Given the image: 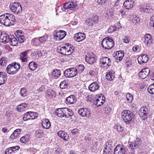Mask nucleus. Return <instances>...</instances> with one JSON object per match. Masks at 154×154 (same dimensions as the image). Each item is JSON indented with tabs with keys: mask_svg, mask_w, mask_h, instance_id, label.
I'll use <instances>...</instances> for the list:
<instances>
[{
	"mask_svg": "<svg viewBox=\"0 0 154 154\" xmlns=\"http://www.w3.org/2000/svg\"><path fill=\"white\" fill-rule=\"evenodd\" d=\"M79 130L77 128H75L71 131V133L74 134L79 133Z\"/></svg>",
	"mask_w": 154,
	"mask_h": 154,
	"instance_id": "57",
	"label": "nucleus"
},
{
	"mask_svg": "<svg viewBox=\"0 0 154 154\" xmlns=\"http://www.w3.org/2000/svg\"><path fill=\"white\" fill-rule=\"evenodd\" d=\"M149 72L150 70L149 68H145L139 72V77L141 79H144L148 75Z\"/></svg>",
	"mask_w": 154,
	"mask_h": 154,
	"instance_id": "17",
	"label": "nucleus"
},
{
	"mask_svg": "<svg viewBox=\"0 0 154 154\" xmlns=\"http://www.w3.org/2000/svg\"><path fill=\"white\" fill-rule=\"evenodd\" d=\"M124 42L126 43H128L130 41V38L129 37L125 36L123 39Z\"/></svg>",
	"mask_w": 154,
	"mask_h": 154,
	"instance_id": "59",
	"label": "nucleus"
},
{
	"mask_svg": "<svg viewBox=\"0 0 154 154\" xmlns=\"http://www.w3.org/2000/svg\"><path fill=\"white\" fill-rule=\"evenodd\" d=\"M66 32L65 31L62 30L57 32L54 35V39L60 41L63 39L66 36Z\"/></svg>",
	"mask_w": 154,
	"mask_h": 154,
	"instance_id": "14",
	"label": "nucleus"
},
{
	"mask_svg": "<svg viewBox=\"0 0 154 154\" xmlns=\"http://www.w3.org/2000/svg\"><path fill=\"white\" fill-rule=\"evenodd\" d=\"M148 110L143 108H141L140 110L139 115L140 117L143 120H145L148 116Z\"/></svg>",
	"mask_w": 154,
	"mask_h": 154,
	"instance_id": "20",
	"label": "nucleus"
},
{
	"mask_svg": "<svg viewBox=\"0 0 154 154\" xmlns=\"http://www.w3.org/2000/svg\"><path fill=\"white\" fill-rule=\"evenodd\" d=\"M11 148V149L12 150L13 152H14L16 150H18L20 148V147L18 146H15L11 147H10Z\"/></svg>",
	"mask_w": 154,
	"mask_h": 154,
	"instance_id": "62",
	"label": "nucleus"
},
{
	"mask_svg": "<svg viewBox=\"0 0 154 154\" xmlns=\"http://www.w3.org/2000/svg\"><path fill=\"white\" fill-rule=\"evenodd\" d=\"M85 69L84 66L83 65L80 64L79 66L78 69L79 71L82 72Z\"/></svg>",
	"mask_w": 154,
	"mask_h": 154,
	"instance_id": "58",
	"label": "nucleus"
},
{
	"mask_svg": "<svg viewBox=\"0 0 154 154\" xmlns=\"http://www.w3.org/2000/svg\"><path fill=\"white\" fill-rule=\"evenodd\" d=\"M15 20L14 16L11 14L6 13L0 16V23L6 26L13 25Z\"/></svg>",
	"mask_w": 154,
	"mask_h": 154,
	"instance_id": "1",
	"label": "nucleus"
},
{
	"mask_svg": "<svg viewBox=\"0 0 154 154\" xmlns=\"http://www.w3.org/2000/svg\"><path fill=\"white\" fill-rule=\"evenodd\" d=\"M58 135L62 138L64 140L68 141L69 139V136L67 134L63 131H59L57 132Z\"/></svg>",
	"mask_w": 154,
	"mask_h": 154,
	"instance_id": "26",
	"label": "nucleus"
},
{
	"mask_svg": "<svg viewBox=\"0 0 154 154\" xmlns=\"http://www.w3.org/2000/svg\"><path fill=\"white\" fill-rule=\"evenodd\" d=\"M75 41L79 42L84 40L86 38L85 34L82 32H79L75 34L74 36Z\"/></svg>",
	"mask_w": 154,
	"mask_h": 154,
	"instance_id": "16",
	"label": "nucleus"
},
{
	"mask_svg": "<svg viewBox=\"0 0 154 154\" xmlns=\"http://www.w3.org/2000/svg\"><path fill=\"white\" fill-rule=\"evenodd\" d=\"M48 36L46 34L41 37H39V41L41 44L44 43L47 41Z\"/></svg>",
	"mask_w": 154,
	"mask_h": 154,
	"instance_id": "38",
	"label": "nucleus"
},
{
	"mask_svg": "<svg viewBox=\"0 0 154 154\" xmlns=\"http://www.w3.org/2000/svg\"><path fill=\"white\" fill-rule=\"evenodd\" d=\"M21 132L20 129H17L15 130L11 135L10 136V138L13 140L15 139L19 136Z\"/></svg>",
	"mask_w": 154,
	"mask_h": 154,
	"instance_id": "32",
	"label": "nucleus"
},
{
	"mask_svg": "<svg viewBox=\"0 0 154 154\" xmlns=\"http://www.w3.org/2000/svg\"><path fill=\"white\" fill-rule=\"evenodd\" d=\"M65 108H62L57 109L55 112L57 116L61 118L64 117L65 113H66V110Z\"/></svg>",
	"mask_w": 154,
	"mask_h": 154,
	"instance_id": "21",
	"label": "nucleus"
},
{
	"mask_svg": "<svg viewBox=\"0 0 154 154\" xmlns=\"http://www.w3.org/2000/svg\"><path fill=\"white\" fill-rule=\"evenodd\" d=\"M122 118L127 124H129L133 118L131 112L128 110H123L122 112Z\"/></svg>",
	"mask_w": 154,
	"mask_h": 154,
	"instance_id": "2",
	"label": "nucleus"
},
{
	"mask_svg": "<svg viewBox=\"0 0 154 154\" xmlns=\"http://www.w3.org/2000/svg\"><path fill=\"white\" fill-rule=\"evenodd\" d=\"M94 148L97 149V148H98V146H99V143L98 141H96L95 142L94 144Z\"/></svg>",
	"mask_w": 154,
	"mask_h": 154,
	"instance_id": "64",
	"label": "nucleus"
},
{
	"mask_svg": "<svg viewBox=\"0 0 154 154\" xmlns=\"http://www.w3.org/2000/svg\"><path fill=\"white\" fill-rule=\"evenodd\" d=\"M126 98L128 103L131 102L133 100V96L130 93H128L126 95Z\"/></svg>",
	"mask_w": 154,
	"mask_h": 154,
	"instance_id": "48",
	"label": "nucleus"
},
{
	"mask_svg": "<svg viewBox=\"0 0 154 154\" xmlns=\"http://www.w3.org/2000/svg\"><path fill=\"white\" fill-rule=\"evenodd\" d=\"M45 90V88L44 86H41L39 89L37 90L38 92H43Z\"/></svg>",
	"mask_w": 154,
	"mask_h": 154,
	"instance_id": "61",
	"label": "nucleus"
},
{
	"mask_svg": "<svg viewBox=\"0 0 154 154\" xmlns=\"http://www.w3.org/2000/svg\"><path fill=\"white\" fill-rule=\"evenodd\" d=\"M29 139L27 135L22 137L20 139V141L23 143H26L29 141Z\"/></svg>",
	"mask_w": 154,
	"mask_h": 154,
	"instance_id": "44",
	"label": "nucleus"
},
{
	"mask_svg": "<svg viewBox=\"0 0 154 154\" xmlns=\"http://www.w3.org/2000/svg\"><path fill=\"white\" fill-rule=\"evenodd\" d=\"M98 16L97 15L94 16L92 18V23L93 24H95L97 23L98 20Z\"/></svg>",
	"mask_w": 154,
	"mask_h": 154,
	"instance_id": "54",
	"label": "nucleus"
},
{
	"mask_svg": "<svg viewBox=\"0 0 154 154\" xmlns=\"http://www.w3.org/2000/svg\"><path fill=\"white\" fill-rule=\"evenodd\" d=\"M11 149V147L7 148L5 151V154H11L13 152Z\"/></svg>",
	"mask_w": 154,
	"mask_h": 154,
	"instance_id": "56",
	"label": "nucleus"
},
{
	"mask_svg": "<svg viewBox=\"0 0 154 154\" xmlns=\"http://www.w3.org/2000/svg\"><path fill=\"white\" fill-rule=\"evenodd\" d=\"M78 113L80 116L83 117L89 118L91 117L90 112L87 108H80L78 110Z\"/></svg>",
	"mask_w": 154,
	"mask_h": 154,
	"instance_id": "10",
	"label": "nucleus"
},
{
	"mask_svg": "<svg viewBox=\"0 0 154 154\" xmlns=\"http://www.w3.org/2000/svg\"><path fill=\"white\" fill-rule=\"evenodd\" d=\"M114 128L116 129L119 132H122L124 130L123 127L121 125L119 124L115 125L114 126Z\"/></svg>",
	"mask_w": 154,
	"mask_h": 154,
	"instance_id": "47",
	"label": "nucleus"
},
{
	"mask_svg": "<svg viewBox=\"0 0 154 154\" xmlns=\"http://www.w3.org/2000/svg\"><path fill=\"white\" fill-rule=\"evenodd\" d=\"M142 141L140 138H137L134 142V146H138L142 143Z\"/></svg>",
	"mask_w": 154,
	"mask_h": 154,
	"instance_id": "50",
	"label": "nucleus"
},
{
	"mask_svg": "<svg viewBox=\"0 0 154 154\" xmlns=\"http://www.w3.org/2000/svg\"><path fill=\"white\" fill-rule=\"evenodd\" d=\"M95 55L92 52H90L87 54L86 56V61L90 64L94 63L96 61Z\"/></svg>",
	"mask_w": 154,
	"mask_h": 154,
	"instance_id": "11",
	"label": "nucleus"
},
{
	"mask_svg": "<svg viewBox=\"0 0 154 154\" xmlns=\"http://www.w3.org/2000/svg\"><path fill=\"white\" fill-rule=\"evenodd\" d=\"M17 110L20 112L25 111L27 109V106L25 103H22L18 105L17 107Z\"/></svg>",
	"mask_w": 154,
	"mask_h": 154,
	"instance_id": "31",
	"label": "nucleus"
},
{
	"mask_svg": "<svg viewBox=\"0 0 154 154\" xmlns=\"http://www.w3.org/2000/svg\"><path fill=\"white\" fill-rule=\"evenodd\" d=\"M28 52V51H26L20 54V59L22 62H26L27 61Z\"/></svg>",
	"mask_w": 154,
	"mask_h": 154,
	"instance_id": "29",
	"label": "nucleus"
},
{
	"mask_svg": "<svg viewBox=\"0 0 154 154\" xmlns=\"http://www.w3.org/2000/svg\"><path fill=\"white\" fill-rule=\"evenodd\" d=\"M100 62L103 65V67L105 69H107L111 65V60L107 57H102L100 60Z\"/></svg>",
	"mask_w": 154,
	"mask_h": 154,
	"instance_id": "13",
	"label": "nucleus"
},
{
	"mask_svg": "<svg viewBox=\"0 0 154 154\" xmlns=\"http://www.w3.org/2000/svg\"><path fill=\"white\" fill-rule=\"evenodd\" d=\"M73 47L68 43L65 45V46L61 47L60 49L58 48V52L62 54L66 55L71 54L73 51Z\"/></svg>",
	"mask_w": 154,
	"mask_h": 154,
	"instance_id": "3",
	"label": "nucleus"
},
{
	"mask_svg": "<svg viewBox=\"0 0 154 154\" xmlns=\"http://www.w3.org/2000/svg\"><path fill=\"white\" fill-rule=\"evenodd\" d=\"M114 43L113 40L109 37L104 38L101 42L102 47L106 49H110L114 46Z\"/></svg>",
	"mask_w": 154,
	"mask_h": 154,
	"instance_id": "5",
	"label": "nucleus"
},
{
	"mask_svg": "<svg viewBox=\"0 0 154 154\" xmlns=\"http://www.w3.org/2000/svg\"><path fill=\"white\" fill-rule=\"evenodd\" d=\"M7 76L2 72H0V85L4 84L7 80Z\"/></svg>",
	"mask_w": 154,
	"mask_h": 154,
	"instance_id": "35",
	"label": "nucleus"
},
{
	"mask_svg": "<svg viewBox=\"0 0 154 154\" xmlns=\"http://www.w3.org/2000/svg\"><path fill=\"white\" fill-rule=\"evenodd\" d=\"M113 13L112 12L110 11H108L106 13V15L105 16L106 17L107 19H110L113 15Z\"/></svg>",
	"mask_w": 154,
	"mask_h": 154,
	"instance_id": "53",
	"label": "nucleus"
},
{
	"mask_svg": "<svg viewBox=\"0 0 154 154\" xmlns=\"http://www.w3.org/2000/svg\"><path fill=\"white\" fill-rule=\"evenodd\" d=\"M124 55V54L123 51H117L114 56L116 61L118 62L121 60L122 59Z\"/></svg>",
	"mask_w": 154,
	"mask_h": 154,
	"instance_id": "23",
	"label": "nucleus"
},
{
	"mask_svg": "<svg viewBox=\"0 0 154 154\" xmlns=\"http://www.w3.org/2000/svg\"><path fill=\"white\" fill-rule=\"evenodd\" d=\"M51 75L53 77L56 79V78L60 76L61 73L59 70L56 69L53 71Z\"/></svg>",
	"mask_w": 154,
	"mask_h": 154,
	"instance_id": "39",
	"label": "nucleus"
},
{
	"mask_svg": "<svg viewBox=\"0 0 154 154\" xmlns=\"http://www.w3.org/2000/svg\"><path fill=\"white\" fill-rule=\"evenodd\" d=\"M21 95L23 97H25L27 95V92L24 88H21L20 92Z\"/></svg>",
	"mask_w": 154,
	"mask_h": 154,
	"instance_id": "49",
	"label": "nucleus"
},
{
	"mask_svg": "<svg viewBox=\"0 0 154 154\" xmlns=\"http://www.w3.org/2000/svg\"><path fill=\"white\" fill-rule=\"evenodd\" d=\"M60 87L61 88L63 89L66 88L68 87L67 84L65 81H63L60 83Z\"/></svg>",
	"mask_w": 154,
	"mask_h": 154,
	"instance_id": "46",
	"label": "nucleus"
},
{
	"mask_svg": "<svg viewBox=\"0 0 154 154\" xmlns=\"http://www.w3.org/2000/svg\"><path fill=\"white\" fill-rule=\"evenodd\" d=\"M76 100V99L75 96L71 95L66 98V101L67 103L71 104L75 103Z\"/></svg>",
	"mask_w": 154,
	"mask_h": 154,
	"instance_id": "28",
	"label": "nucleus"
},
{
	"mask_svg": "<svg viewBox=\"0 0 154 154\" xmlns=\"http://www.w3.org/2000/svg\"><path fill=\"white\" fill-rule=\"evenodd\" d=\"M100 86L97 82H94L91 83L88 86L89 90L91 92H94L99 90Z\"/></svg>",
	"mask_w": 154,
	"mask_h": 154,
	"instance_id": "19",
	"label": "nucleus"
},
{
	"mask_svg": "<svg viewBox=\"0 0 154 154\" xmlns=\"http://www.w3.org/2000/svg\"><path fill=\"white\" fill-rule=\"evenodd\" d=\"M148 92L151 94H154V84L151 85L147 88Z\"/></svg>",
	"mask_w": 154,
	"mask_h": 154,
	"instance_id": "45",
	"label": "nucleus"
},
{
	"mask_svg": "<svg viewBox=\"0 0 154 154\" xmlns=\"http://www.w3.org/2000/svg\"><path fill=\"white\" fill-rule=\"evenodd\" d=\"M114 72L113 71H111L106 72V78L108 80L111 81L114 79Z\"/></svg>",
	"mask_w": 154,
	"mask_h": 154,
	"instance_id": "33",
	"label": "nucleus"
},
{
	"mask_svg": "<svg viewBox=\"0 0 154 154\" xmlns=\"http://www.w3.org/2000/svg\"><path fill=\"white\" fill-rule=\"evenodd\" d=\"M105 145L104 148L112 149L113 147V143L111 140H108Z\"/></svg>",
	"mask_w": 154,
	"mask_h": 154,
	"instance_id": "41",
	"label": "nucleus"
},
{
	"mask_svg": "<svg viewBox=\"0 0 154 154\" xmlns=\"http://www.w3.org/2000/svg\"><path fill=\"white\" fill-rule=\"evenodd\" d=\"M123 4L126 9H129L134 6V2L132 0H127L124 2Z\"/></svg>",
	"mask_w": 154,
	"mask_h": 154,
	"instance_id": "24",
	"label": "nucleus"
},
{
	"mask_svg": "<svg viewBox=\"0 0 154 154\" xmlns=\"http://www.w3.org/2000/svg\"><path fill=\"white\" fill-rule=\"evenodd\" d=\"M10 39L8 43L13 46H16L18 43L17 39L13 36H11Z\"/></svg>",
	"mask_w": 154,
	"mask_h": 154,
	"instance_id": "36",
	"label": "nucleus"
},
{
	"mask_svg": "<svg viewBox=\"0 0 154 154\" xmlns=\"http://www.w3.org/2000/svg\"><path fill=\"white\" fill-rule=\"evenodd\" d=\"M77 69L75 68H71L66 69L64 72L66 77L71 78L75 76L77 74Z\"/></svg>",
	"mask_w": 154,
	"mask_h": 154,
	"instance_id": "8",
	"label": "nucleus"
},
{
	"mask_svg": "<svg viewBox=\"0 0 154 154\" xmlns=\"http://www.w3.org/2000/svg\"><path fill=\"white\" fill-rule=\"evenodd\" d=\"M105 97L103 95H101L98 97L96 100H94L93 103L97 107L102 105L104 103Z\"/></svg>",
	"mask_w": 154,
	"mask_h": 154,
	"instance_id": "12",
	"label": "nucleus"
},
{
	"mask_svg": "<svg viewBox=\"0 0 154 154\" xmlns=\"http://www.w3.org/2000/svg\"><path fill=\"white\" fill-rule=\"evenodd\" d=\"M19 42L22 43L24 41V36L23 35H20L19 36Z\"/></svg>",
	"mask_w": 154,
	"mask_h": 154,
	"instance_id": "60",
	"label": "nucleus"
},
{
	"mask_svg": "<svg viewBox=\"0 0 154 154\" xmlns=\"http://www.w3.org/2000/svg\"><path fill=\"white\" fill-rule=\"evenodd\" d=\"M46 94L47 96L51 100H53L56 96V93L55 91L51 89L47 91Z\"/></svg>",
	"mask_w": 154,
	"mask_h": 154,
	"instance_id": "27",
	"label": "nucleus"
},
{
	"mask_svg": "<svg viewBox=\"0 0 154 154\" xmlns=\"http://www.w3.org/2000/svg\"><path fill=\"white\" fill-rule=\"evenodd\" d=\"M38 116L37 113L32 112H26L24 115L23 120L24 121L29 119H35Z\"/></svg>",
	"mask_w": 154,
	"mask_h": 154,
	"instance_id": "9",
	"label": "nucleus"
},
{
	"mask_svg": "<svg viewBox=\"0 0 154 154\" xmlns=\"http://www.w3.org/2000/svg\"><path fill=\"white\" fill-rule=\"evenodd\" d=\"M88 73L90 75L93 76L95 74V72L93 69H91L89 71Z\"/></svg>",
	"mask_w": 154,
	"mask_h": 154,
	"instance_id": "63",
	"label": "nucleus"
},
{
	"mask_svg": "<svg viewBox=\"0 0 154 154\" xmlns=\"http://www.w3.org/2000/svg\"><path fill=\"white\" fill-rule=\"evenodd\" d=\"M112 149L106 148H104L103 154H112Z\"/></svg>",
	"mask_w": 154,
	"mask_h": 154,
	"instance_id": "51",
	"label": "nucleus"
},
{
	"mask_svg": "<svg viewBox=\"0 0 154 154\" xmlns=\"http://www.w3.org/2000/svg\"><path fill=\"white\" fill-rule=\"evenodd\" d=\"M125 148L121 145H117L115 148L114 154H125Z\"/></svg>",
	"mask_w": 154,
	"mask_h": 154,
	"instance_id": "18",
	"label": "nucleus"
},
{
	"mask_svg": "<svg viewBox=\"0 0 154 154\" xmlns=\"http://www.w3.org/2000/svg\"><path fill=\"white\" fill-rule=\"evenodd\" d=\"M148 56L145 54H143L140 56H139L138 58V63L140 64L143 63H146L148 61Z\"/></svg>",
	"mask_w": 154,
	"mask_h": 154,
	"instance_id": "22",
	"label": "nucleus"
},
{
	"mask_svg": "<svg viewBox=\"0 0 154 154\" xmlns=\"http://www.w3.org/2000/svg\"><path fill=\"white\" fill-rule=\"evenodd\" d=\"M116 29V28L114 26H111L108 29V32L109 33H112Z\"/></svg>",
	"mask_w": 154,
	"mask_h": 154,
	"instance_id": "55",
	"label": "nucleus"
},
{
	"mask_svg": "<svg viewBox=\"0 0 154 154\" xmlns=\"http://www.w3.org/2000/svg\"><path fill=\"white\" fill-rule=\"evenodd\" d=\"M29 66L31 70L34 71L36 69L37 65L34 62H31L29 63Z\"/></svg>",
	"mask_w": 154,
	"mask_h": 154,
	"instance_id": "40",
	"label": "nucleus"
},
{
	"mask_svg": "<svg viewBox=\"0 0 154 154\" xmlns=\"http://www.w3.org/2000/svg\"><path fill=\"white\" fill-rule=\"evenodd\" d=\"M42 127L45 129H49L51 126V123L49 120L47 119H43L42 121Z\"/></svg>",
	"mask_w": 154,
	"mask_h": 154,
	"instance_id": "25",
	"label": "nucleus"
},
{
	"mask_svg": "<svg viewBox=\"0 0 154 154\" xmlns=\"http://www.w3.org/2000/svg\"><path fill=\"white\" fill-rule=\"evenodd\" d=\"M11 36H9L4 32H1L0 34V41L4 44L8 42L10 39Z\"/></svg>",
	"mask_w": 154,
	"mask_h": 154,
	"instance_id": "15",
	"label": "nucleus"
},
{
	"mask_svg": "<svg viewBox=\"0 0 154 154\" xmlns=\"http://www.w3.org/2000/svg\"><path fill=\"white\" fill-rule=\"evenodd\" d=\"M43 131L40 129H37L35 131V134L37 137L40 138L43 135Z\"/></svg>",
	"mask_w": 154,
	"mask_h": 154,
	"instance_id": "42",
	"label": "nucleus"
},
{
	"mask_svg": "<svg viewBox=\"0 0 154 154\" xmlns=\"http://www.w3.org/2000/svg\"><path fill=\"white\" fill-rule=\"evenodd\" d=\"M140 11L142 12L149 13L150 8L149 6L146 4L140 5L139 6Z\"/></svg>",
	"mask_w": 154,
	"mask_h": 154,
	"instance_id": "30",
	"label": "nucleus"
},
{
	"mask_svg": "<svg viewBox=\"0 0 154 154\" xmlns=\"http://www.w3.org/2000/svg\"><path fill=\"white\" fill-rule=\"evenodd\" d=\"M10 10L15 14H18L20 13L22 11L21 5L18 2H14L10 4L9 6Z\"/></svg>",
	"mask_w": 154,
	"mask_h": 154,
	"instance_id": "7",
	"label": "nucleus"
},
{
	"mask_svg": "<svg viewBox=\"0 0 154 154\" xmlns=\"http://www.w3.org/2000/svg\"><path fill=\"white\" fill-rule=\"evenodd\" d=\"M6 63V60L4 57H2L0 59V65L2 66H5Z\"/></svg>",
	"mask_w": 154,
	"mask_h": 154,
	"instance_id": "52",
	"label": "nucleus"
},
{
	"mask_svg": "<svg viewBox=\"0 0 154 154\" xmlns=\"http://www.w3.org/2000/svg\"><path fill=\"white\" fill-rule=\"evenodd\" d=\"M144 43L146 45L150 44L152 41V38L151 35L149 34H146L144 36Z\"/></svg>",
	"mask_w": 154,
	"mask_h": 154,
	"instance_id": "34",
	"label": "nucleus"
},
{
	"mask_svg": "<svg viewBox=\"0 0 154 154\" xmlns=\"http://www.w3.org/2000/svg\"><path fill=\"white\" fill-rule=\"evenodd\" d=\"M77 2L75 1H73L65 3L62 8V9L64 11L67 9L75 11L77 9Z\"/></svg>",
	"mask_w": 154,
	"mask_h": 154,
	"instance_id": "6",
	"label": "nucleus"
},
{
	"mask_svg": "<svg viewBox=\"0 0 154 154\" xmlns=\"http://www.w3.org/2000/svg\"><path fill=\"white\" fill-rule=\"evenodd\" d=\"M32 42L34 45L38 46L41 45L40 42L39 41V37L37 38H35L32 40Z\"/></svg>",
	"mask_w": 154,
	"mask_h": 154,
	"instance_id": "43",
	"label": "nucleus"
},
{
	"mask_svg": "<svg viewBox=\"0 0 154 154\" xmlns=\"http://www.w3.org/2000/svg\"><path fill=\"white\" fill-rule=\"evenodd\" d=\"M66 110V113H65L64 117L66 118H69V117L72 116L73 115L72 111L70 109L65 108Z\"/></svg>",
	"mask_w": 154,
	"mask_h": 154,
	"instance_id": "37",
	"label": "nucleus"
},
{
	"mask_svg": "<svg viewBox=\"0 0 154 154\" xmlns=\"http://www.w3.org/2000/svg\"><path fill=\"white\" fill-rule=\"evenodd\" d=\"M20 67V66L19 63H13L8 66L6 71L8 74L13 75L19 71Z\"/></svg>",
	"mask_w": 154,
	"mask_h": 154,
	"instance_id": "4",
	"label": "nucleus"
}]
</instances>
